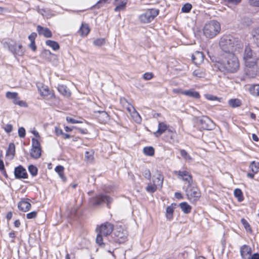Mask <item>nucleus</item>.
<instances>
[{"instance_id": "nucleus-1", "label": "nucleus", "mask_w": 259, "mask_h": 259, "mask_svg": "<svg viewBox=\"0 0 259 259\" xmlns=\"http://www.w3.org/2000/svg\"><path fill=\"white\" fill-rule=\"evenodd\" d=\"M218 68L224 72L233 73L239 67L237 57L233 53H224L223 59L218 64Z\"/></svg>"}, {"instance_id": "nucleus-2", "label": "nucleus", "mask_w": 259, "mask_h": 259, "mask_svg": "<svg viewBox=\"0 0 259 259\" xmlns=\"http://www.w3.org/2000/svg\"><path fill=\"white\" fill-rule=\"evenodd\" d=\"M113 230V225L108 222L104 223L97 227L96 243L101 247H104L107 244V241H111L110 238Z\"/></svg>"}, {"instance_id": "nucleus-3", "label": "nucleus", "mask_w": 259, "mask_h": 259, "mask_svg": "<svg viewBox=\"0 0 259 259\" xmlns=\"http://www.w3.org/2000/svg\"><path fill=\"white\" fill-rule=\"evenodd\" d=\"M221 30L220 23L217 21L211 20L205 24L203 32L207 38H212L218 35Z\"/></svg>"}, {"instance_id": "nucleus-4", "label": "nucleus", "mask_w": 259, "mask_h": 259, "mask_svg": "<svg viewBox=\"0 0 259 259\" xmlns=\"http://www.w3.org/2000/svg\"><path fill=\"white\" fill-rule=\"evenodd\" d=\"M245 65L250 68L257 66L259 57L249 47H246L243 54Z\"/></svg>"}, {"instance_id": "nucleus-5", "label": "nucleus", "mask_w": 259, "mask_h": 259, "mask_svg": "<svg viewBox=\"0 0 259 259\" xmlns=\"http://www.w3.org/2000/svg\"><path fill=\"white\" fill-rule=\"evenodd\" d=\"M236 39L230 35H223L220 40V46L225 53H232L237 44Z\"/></svg>"}, {"instance_id": "nucleus-6", "label": "nucleus", "mask_w": 259, "mask_h": 259, "mask_svg": "<svg viewBox=\"0 0 259 259\" xmlns=\"http://www.w3.org/2000/svg\"><path fill=\"white\" fill-rule=\"evenodd\" d=\"M113 235V241L118 243H122L125 241L127 236V231L121 226H117L114 230Z\"/></svg>"}, {"instance_id": "nucleus-7", "label": "nucleus", "mask_w": 259, "mask_h": 259, "mask_svg": "<svg viewBox=\"0 0 259 259\" xmlns=\"http://www.w3.org/2000/svg\"><path fill=\"white\" fill-rule=\"evenodd\" d=\"M158 13L159 10L157 9H148L144 13L140 15L139 19L143 23H149L158 15Z\"/></svg>"}, {"instance_id": "nucleus-8", "label": "nucleus", "mask_w": 259, "mask_h": 259, "mask_svg": "<svg viewBox=\"0 0 259 259\" xmlns=\"http://www.w3.org/2000/svg\"><path fill=\"white\" fill-rule=\"evenodd\" d=\"M112 198L107 194H100L97 195L92 199V203L94 205H100L102 203H106L108 206L112 201Z\"/></svg>"}, {"instance_id": "nucleus-9", "label": "nucleus", "mask_w": 259, "mask_h": 259, "mask_svg": "<svg viewBox=\"0 0 259 259\" xmlns=\"http://www.w3.org/2000/svg\"><path fill=\"white\" fill-rule=\"evenodd\" d=\"M186 192L188 199L191 201H196L200 197V192L198 188L192 187L191 184L188 185Z\"/></svg>"}, {"instance_id": "nucleus-10", "label": "nucleus", "mask_w": 259, "mask_h": 259, "mask_svg": "<svg viewBox=\"0 0 259 259\" xmlns=\"http://www.w3.org/2000/svg\"><path fill=\"white\" fill-rule=\"evenodd\" d=\"M8 48L15 56H22L25 52L24 49L23 48L22 45L17 44L16 42H10L8 45Z\"/></svg>"}, {"instance_id": "nucleus-11", "label": "nucleus", "mask_w": 259, "mask_h": 259, "mask_svg": "<svg viewBox=\"0 0 259 259\" xmlns=\"http://www.w3.org/2000/svg\"><path fill=\"white\" fill-rule=\"evenodd\" d=\"M198 125L200 127L205 130H211L214 127V123L208 117L202 116L198 120Z\"/></svg>"}, {"instance_id": "nucleus-12", "label": "nucleus", "mask_w": 259, "mask_h": 259, "mask_svg": "<svg viewBox=\"0 0 259 259\" xmlns=\"http://www.w3.org/2000/svg\"><path fill=\"white\" fill-rule=\"evenodd\" d=\"M175 174L178 176L179 179L187 182L188 185L191 184L192 178L190 173L188 171L186 170H179L175 171Z\"/></svg>"}, {"instance_id": "nucleus-13", "label": "nucleus", "mask_w": 259, "mask_h": 259, "mask_svg": "<svg viewBox=\"0 0 259 259\" xmlns=\"http://www.w3.org/2000/svg\"><path fill=\"white\" fill-rule=\"evenodd\" d=\"M15 177L17 179H26L28 177L27 172L22 165L15 167L14 170Z\"/></svg>"}, {"instance_id": "nucleus-14", "label": "nucleus", "mask_w": 259, "mask_h": 259, "mask_svg": "<svg viewBox=\"0 0 259 259\" xmlns=\"http://www.w3.org/2000/svg\"><path fill=\"white\" fill-rule=\"evenodd\" d=\"M240 254L243 259H250L251 254V248L246 245H243L240 247Z\"/></svg>"}, {"instance_id": "nucleus-15", "label": "nucleus", "mask_w": 259, "mask_h": 259, "mask_svg": "<svg viewBox=\"0 0 259 259\" xmlns=\"http://www.w3.org/2000/svg\"><path fill=\"white\" fill-rule=\"evenodd\" d=\"M37 31L39 35H43L45 37L50 38L52 36V33L48 28L37 25Z\"/></svg>"}, {"instance_id": "nucleus-16", "label": "nucleus", "mask_w": 259, "mask_h": 259, "mask_svg": "<svg viewBox=\"0 0 259 259\" xmlns=\"http://www.w3.org/2000/svg\"><path fill=\"white\" fill-rule=\"evenodd\" d=\"M204 59V55L201 52L196 51L192 55V60L196 65L201 64Z\"/></svg>"}, {"instance_id": "nucleus-17", "label": "nucleus", "mask_w": 259, "mask_h": 259, "mask_svg": "<svg viewBox=\"0 0 259 259\" xmlns=\"http://www.w3.org/2000/svg\"><path fill=\"white\" fill-rule=\"evenodd\" d=\"M177 204L173 203L166 208V218L167 220L170 221L173 218L174 212L176 208Z\"/></svg>"}, {"instance_id": "nucleus-18", "label": "nucleus", "mask_w": 259, "mask_h": 259, "mask_svg": "<svg viewBox=\"0 0 259 259\" xmlns=\"http://www.w3.org/2000/svg\"><path fill=\"white\" fill-rule=\"evenodd\" d=\"M31 204L26 200H22L18 204V207L20 210L24 212L28 211L31 208Z\"/></svg>"}, {"instance_id": "nucleus-19", "label": "nucleus", "mask_w": 259, "mask_h": 259, "mask_svg": "<svg viewBox=\"0 0 259 259\" xmlns=\"http://www.w3.org/2000/svg\"><path fill=\"white\" fill-rule=\"evenodd\" d=\"M163 182V177L161 174L158 173L156 176H153L152 183L158 188L162 187Z\"/></svg>"}, {"instance_id": "nucleus-20", "label": "nucleus", "mask_w": 259, "mask_h": 259, "mask_svg": "<svg viewBox=\"0 0 259 259\" xmlns=\"http://www.w3.org/2000/svg\"><path fill=\"white\" fill-rule=\"evenodd\" d=\"M181 94L196 99H199L200 97L199 93L195 91L193 89L181 91Z\"/></svg>"}, {"instance_id": "nucleus-21", "label": "nucleus", "mask_w": 259, "mask_h": 259, "mask_svg": "<svg viewBox=\"0 0 259 259\" xmlns=\"http://www.w3.org/2000/svg\"><path fill=\"white\" fill-rule=\"evenodd\" d=\"M126 0L119 1V0H115V5L116 7L114 11L116 12H120L125 9L126 5Z\"/></svg>"}, {"instance_id": "nucleus-22", "label": "nucleus", "mask_w": 259, "mask_h": 259, "mask_svg": "<svg viewBox=\"0 0 259 259\" xmlns=\"http://www.w3.org/2000/svg\"><path fill=\"white\" fill-rule=\"evenodd\" d=\"M248 90L251 95L259 97V84H250Z\"/></svg>"}, {"instance_id": "nucleus-23", "label": "nucleus", "mask_w": 259, "mask_h": 259, "mask_svg": "<svg viewBox=\"0 0 259 259\" xmlns=\"http://www.w3.org/2000/svg\"><path fill=\"white\" fill-rule=\"evenodd\" d=\"M167 128V126L163 122H159L157 131L154 133L156 137H159L163 134Z\"/></svg>"}, {"instance_id": "nucleus-24", "label": "nucleus", "mask_w": 259, "mask_h": 259, "mask_svg": "<svg viewBox=\"0 0 259 259\" xmlns=\"http://www.w3.org/2000/svg\"><path fill=\"white\" fill-rule=\"evenodd\" d=\"M37 89L41 96H47L49 95V89L47 86L42 85V84H37Z\"/></svg>"}, {"instance_id": "nucleus-25", "label": "nucleus", "mask_w": 259, "mask_h": 259, "mask_svg": "<svg viewBox=\"0 0 259 259\" xmlns=\"http://www.w3.org/2000/svg\"><path fill=\"white\" fill-rule=\"evenodd\" d=\"M90 31L89 25L87 24L82 23L80 27L78 33L81 36H87Z\"/></svg>"}, {"instance_id": "nucleus-26", "label": "nucleus", "mask_w": 259, "mask_h": 259, "mask_svg": "<svg viewBox=\"0 0 259 259\" xmlns=\"http://www.w3.org/2000/svg\"><path fill=\"white\" fill-rule=\"evenodd\" d=\"M58 91L63 95L66 97H69L71 93L69 90L64 85H59L58 87Z\"/></svg>"}, {"instance_id": "nucleus-27", "label": "nucleus", "mask_w": 259, "mask_h": 259, "mask_svg": "<svg viewBox=\"0 0 259 259\" xmlns=\"http://www.w3.org/2000/svg\"><path fill=\"white\" fill-rule=\"evenodd\" d=\"M30 156L34 159L39 158L41 154V148H31L30 150Z\"/></svg>"}, {"instance_id": "nucleus-28", "label": "nucleus", "mask_w": 259, "mask_h": 259, "mask_svg": "<svg viewBox=\"0 0 259 259\" xmlns=\"http://www.w3.org/2000/svg\"><path fill=\"white\" fill-rule=\"evenodd\" d=\"M179 206L181 208L182 210L185 213H189L191 212L192 207L187 202H183L180 203Z\"/></svg>"}, {"instance_id": "nucleus-29", "label": "nucleus", "mask_w": 259, "mask_h": 259, "mask_svg": "<svg viewBox=\"0 0 259 259\" xmlns=\"http://www.w3.org/2000/svg\"><path fill=\"white\" fill-rule=\"evenodd\" d=\"M15 152V147L13 143L10 144L8 149L7 151V156L10 159H12L14 156Z\"/></svg>"}, {"instance_id": "nucleus-30", "label": "nucleus", "mask_w": 259, "mask_h": 259, "mask_svg": "<svg viewBox=\"0 0 259 259\" xmlns=\"http://www.w3.org/2000/svg\"><path fill=\"white\" fill-rule=\"evenodd\" d=\"M46 44L47 46L52 48V49L54 51H57L60 48L59 44L57 42L54 40H47L46 41Z\"/></svg>"}, {"instance_id": "nucleus-31", "label": "nucleus", "mask_w": 259, "mask_h": 259, "mask_svg": "<svg viewBox=\"0 0 259 259\" xmlns=\"http://www.w3.org/2000/svg\"><path fill=\"white\" fill-rule=\"evenodd\" d=\"M228 104L232 108H236L241 106V102L238 99H231L229 100Z\"/></svg>"}, {"instance_id": "nucleus-32", "label": "nucleus", "mask_w": 259, "mask_h": 259, "mask_svg": "<svg viewBox=\"0 0 259 259\" xmlns=\"http://www.w3.org/2000/svg\"><path fill=\"white\" fill-rule=\"evenodd\" d=\"M249 168L253 173L256 174L259 171V162L252 161L249 165Z\"/></svg>"}, {"instance_id": "nucleus-33", "label": "nucleus", "mask_w": 259, "mask_h": 259, "mask_svg": "<svg viewBox=\"0 0 259 259\" xmlns=\"http://www.w3.org/2000/svg\"><path fill=\"white\" fill-rule=\"evenodd\" d=\"M13 102L14 104L17 105L20 107H27V104L24 101L20 100V98L18 97V95L17 96L16 98H15Z\"/></svg>"}, {"instance_id": "nucleus-34", "label": "nucleus", "mask_w": 259, "mask_h": 259, "mask_svg": "<svg viewBox=\"0 0 259 259\" xmlns=\"http://www.w3.org/2000/svg\"><path fill=\"white\" fill-rule=\"evenodd\" d=\"M193 75L199 78L204 77L205 76V72L202 69H198L193 71Z\"/></svg>"}, {"instance_id": "nucleus-35", "label": "nucleus", "mask_w": 259, "mask_h": 259, "mask_svg": "<svg viewBox=\"0 0 259 259\" xmlns=\"http://www.w3.org/2000/svg\"><path fill=\"white\" fill-rule=\"evenodd\" d=\"M144 153L147 156H153L154 154V149L152 147H146L143 149Z\"/></svg>"}, {"instance_id": "nucleus-36", "label": "nucleus", "mask_w": 259, "mask_h": 259, "mask_svg": "<svg viewBox=\"0 0 259 259\" xmlns=\"http://www.w3.org/2000/svg\"><path fill=\"white\" fill-rule=\"evenodd\" d=\"M234 196L238 199L239 201H242L243 200V194L241 190L239 189H236L234 191Z\"/></svg>"}, {"instance_id": "nucleus-37", "label": "nucleus", "mask_w": 259, "mask_h": 259, "mask_svg": "<svg viewBox=\"0 0 259 259\" xmlns=\"http://www.w3.org/2000/svg\"><path fill=\"white\" fill-rule=\"evenodd\" d=\"M157 189L158 188L151 182L148 183L146 188V191L149 193H154Z\"/></svg>"}, {"instance_id": "nucleus-38", "label": "nucleus", "mask_w": 259, "mask_h": 259, "mask_svg": "<svg viewBox=\"0 0 259 259\" xmlns=\"http://www.w3.org/2000/svg\"><path fill=\"white\" fill-rule=\"evenodd\" d=\"M95 113H100V116L102 118V119H100L101 122H105L109 119V116L108 114L104 111H95Z\"/></svg>"}, {"instance_id": "nucleus-39", "label": "nucleus", "mask_w": 259, "mask_h": 259, "mask_svg": "<svg viewBox=\"0 0 259 259\" xmlns=\"http://www.w3.org/2000/svg\"><path fill=\"white\" fill-rule=\"evenodd\" d=\"M131 114L132 117L136 122L140 123L141 121V117L140 115L135 109Z\"/></svg>"}, {"instance_id": "nucleus-40", "label": "nucleus", "mask_w": 259, "mask_h": 259, "mask_svg": "<svg viewBox=\"0 0 259 259\" xmlns=\"http://www.w3.org/2000/svg\"><path fill=\"white\" fill-rule=\"evenodd\" d=\"M192 5L190 3L185 4L182 8L181 11L183 13H189L192 9Z\"/></svg>"}, {"instance_id": "nucleus-41", "label": "nucleus", "mask_w": 259, "mask_h": 259, "mask_svg": "<svg viewBox=\"0 0 259 259\" xmlns=\"http://www.w3.org/2000/svg\"><path fill=\"white\" fill-rule=\"evenodd\" d=\"M105 43V39L101 38H97V39H95L93 42L94 45L97 47H101V46H103V45H104Z\"/></svg>"}, {"instance_id": "nucleus-42", "label": "nucleus", "mask_w": 259, "mask_h": 259, "mask_svg": "<svg viewBox=\"0 0 259 259\" xmlns=\"http://www.w3.org/2000/svg\"><path fill=\"white\" fill-rule=\"evenodd\" d=\"M28 170L32 176H35L37 174V168L36 166L30 165L28 167Z\"/></svg>"}, {"instance_id": "nucleus-43", "label": "nucleus", "mask_w": 259, "mask_h": 259, "mask_svg": "<svg viewBox=\"0 0 259 259\" xmlns=\"http://www.w3.org/2000/svg\"><path fill=\"white\" fill-rule=\"evenodd\" d=\"M18 93L16 92H8L6 93V96L8 99L14 100L18 96Z\"/></svg>"}, {"instance_id": "nucleus-44", "label": "nucleus", "mask_w": 259, "mask_h": 259, "mask_svg": "<svg viewBox=\"0 0 259 259\" xmlns=\"http://www.w3.org/2000/svg\"><path fill=\"white\" fill-rule=\"evenodd\" d=\"M33 149L35 148H41L40 143L38 139L35 138L32 139V148Z\"/></svg>"}, {"instance_id": "nucleus-45", "label": "nucleus", "mask_w": 259, "mask_h": 259, "mask_svg": "<svg viewBox=\"0 0 259 259\" xmlns=\"http://www.w3.org/2000/svg\"><path fill=\"white\" fill-rule=\"evenodd\" d=\"M205 98L210 101H218L220 102V99L211 94H205L204 95Z\"/></svg>"}, {"instance_id": "nucleus-46", "label": "nucleus", "mask_w": 259, "mask_h": 259, "mask_svg": "<svg viewBox=\"0 0 259 259\" xmlns=\"http://www.w3.org/2000/svg\"><path fill=\"white\" fill-rule=\"evenodd\" d=\"M181 155L186 160H191V156L188 154L185 150H181L180 151Z\"/></svg>"}, {"instance_id": "nucleus-47", "label": "nucleus", "mask_w": 259, "mask_h": 259, "mask_svg": "<svg viewBox=\"0 0 259 259\" xmlns=\"http://www.w3.org/2000/svg\"><path fill=\"white\" fill-rule=\"evenodd\" d=\"M85 160L89 162H91L94 159L93 154L89 151H86L85 153Z\"/></svg>"}, {"instance_id": "nucleus-48", "label": "nucleus", "mask_w": 259, "mask_h": 259, "mask_svg": "<svg viewBox=\"0 0 259 259\" xmlns=\"http://www.w3.org/2000/svg\"><path fill=\"white\" fill-rule=\"evenodd\" d=\"M37 212L36 211H33L26 214V218L28 219H32L36 218L37 216Z\"/></svg>"}, {"instance_id": "nucleus-49", "label": "nucleus", "mask_w": 259, "mask_h": 259, "mask_svg": "<svg viewBox=\"0 0 259 259\" xmlns=\"http://www.w3.org/2000/svg\"><path fill=\"white\" fill-rule=\"evenodd\" d=\"M153 74L151 72H146L143 75V78L145 80H149L153 77Z\"/></svg>"}, {"instance_id": "nucleus-50", "label": "nucleus", "mask_w": 259, "mask_h": 259, "mask_svg": "<svg viewBox=\"0 0 259 259\" xmlns=\"http://www.w3.org/2000/svg\"><path fill=\"white\" fill-rule=\"evenodd\" d=\"M18 135L20 138H24L26 134L25 130L24 127H21L18 129Z\"/></svg>"}, {"instance_id": "nucleus-51", "label": "nucleus", "mask_w": 259, "mask_h": 259, "mask_svg": "<svg viewBox=\"0 0 259 259\" xmlns=\"http://www.w3.org/2000/svg\"><path fill=\"white\" fill-rule=\"evenodd\" d=\"M241 222L242 223V224H243V225L244 226V228H245V229L246 230H251L250 225L247 223V222L246 221V220H245L244 219H242L241 220Z\"/></svg>"}, {"instance_id": "nucleus-52", "label": "nucleus", "mask_w": 259, "mask_h": 259, "mask_svg": "<svg viewBox=\"0 0 259 259\" xmlns=\"http://www.w3.org/2000/svg\"><path fill=\"white\" fill-rule=\"evenodd\" d=\"M66 120L67 122H70L72 124L74 123H82V122L81 121L75 120L70 117H66Z\"/></svg>"}, {"instance_id": "nucleus-53", "label": "nucleus", "mask_w": 259, "mask_h": 259, "mask_svg": "<svg viewBox=\"0 0 259 259\" xmlns=\"http://www.w3.org/2000/svg\"><path fill=\"white\" fill-rule=\"evenodd\" d=\"M64 167L61 165L57 166L55 169L56 172L58 174V175H61L62 173L64 172Z\"/></svg>"}, {"instance_id": "nucleus-54", "label": "nucleus", "mask_w": 259, "mask_h": 259, "mask_svg": "<svg viewBox=\"0 0 259 259\" xmlns=\"http://www.w3.org/2000/svg\"><path fill=\"white\" fill-rule=\"evenodd\" d=\"M4 128L6 132L9 133L11 132L13 130V126L11 124H7L5 125Z\"/></svg>"}, {"instance_id": "nucleus-55", "label": "nucleus", "mask_w": 259, "mask_h": 259, "mask_svg": "<svg viewBox=\"0 0 259 259\" xmlns=\"http://www.w3.org/2000/svg\"><path fill=\"white\" fill-rule=\"evenodd\" d=\"M37 34L35 32L31 33L28 36V39L30 42H34Z\"/></svg>"}, {"instance_id": "nucleus-56", "label": "nucleus", "mask_w": 259, "mask_h": 259, "mask_svg": "<svg viewBox=\"0 0 259 259\" xmlns=\"http://www.w3.org/2000/svg\"><path fill=\"white\" fill-rule=\"evenodd\" d=\"M250 5L259 7V0H249Z\"/></svg>"}, {"instance_id": "nucleus-57", "label": "nucleus", "mask_w": 259, "mask_h": 259, "mask_svg": "<svg viewBox=\"0 0 259 259\" xmlns=\"http://www.w3.org/2000/svg\"><path fill=\"white\" fill-rule=\"evenodd\" d=\"M143 176L145 178L150 180L151 177L150 170L148 169L145 170L143 172Z\"/></svg>"}, {"instance_id": "nucleus-58", "label": "nucleus", "mask_w": 259, "mask_h": 259, "mask_svg": "<svg viewBox=\"0 0 259 259\" xmlns=\"http://www.w3.org/2000/svg\"><path fill=\"white\" fill-rule=\"evenodd\" d=\"M225 2L234 5H238L242 0H225Z\"/></svg>"}, {"instance_id": "nucleus-59", "label": "nucleus", "mask_w": 259, "mask_h": 259, "mask_svg": "<svg viewBox=\"0 0 259 259\" xmlns=\"http://www.w3.org/2000/svg\"><path fill=\"white\" fill-rule=\"evenodd\" d=\"M108 1H109V0H100V1H98V2L97 3L96 6H97L98 8H100V5H101V4H105V3H107Z\"/></svg>"}, {"instance_id": "nucleus-60", "label": "nucleus", "mask_w": 259, "mask_h": 259, "mask_svg": "<svg viewBox=\"0 0 259 259\" xmlns=\"http://www.w3.org/2000/svg\"><path fill=\"white\" fill-rule=\"evenodd\" d=\"M55 133L57 135L63 134L62 130L57 127H55Z\"/></svg>"}, {"instance_id": "nucleus-61", "label": "nucleus", "mask_w": 259, "mask_h": 259, "mask_svg": "<svg viewBox=\"0 0 259 259\" xmlns=\"http://www.w3.org/2000/svg\"><path fill=\"white\" fill-rule=\"evenodd\" d=\"M31 133L37 138L39 139L40 136L38 132L35 130H32Z\"/></svg>"}, {"instance_id": "nucleus-62", "label": "nucleus", "mask_w": 259, "mask_h": 259, "mask_svg": "<svg viewBox=\"0 0 259 259\" xmlns=\"http://www.w3.org/2000/svg\"><path fill=\"white\" fill-rule=\"evenodd\" d=\"M29 47L33 51H35L36 50V47L35 45V41L34 42H31L30 44L29 45Z\"/></svg>"}, {"instance_id": "nucleus-63", "label": "nucleus", "mask_w": 259, "mask_h": 259, "mask_svg": "<svg viewBox=\"0 0 259 259\" xmlns=\"http://www.w3.org/2000/svg\"><path fill=\"white\" fill-rule=\"evenodd\" d=\"M255 38V42L256 45L259 47V33L254 35Z\"/></svg>"}, {"instance_id": "nucleus-64", "label": "nucleus", "mask_w": 259, "mask_h": 259, "mask_svg": "<svg viewBox=\"0 0 259 259\" xmlns=\"http://www.w3.org/2000/svg\"><path fill=\"white\" fill-rule=\"evenodd\" d=\"M251 259H259V254L257 253H254L252 255Z\"/></svg>"}]
</instances>
